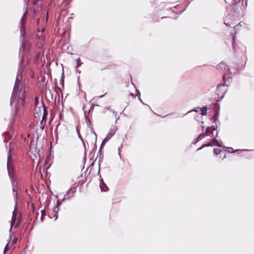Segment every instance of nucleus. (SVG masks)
<instances>
[{"instance_id":"obj_1","label":"nucleus","mask_w":254,"mask_h":254,"mask_svg":"<svg viewBox=\"0 0 254 254\" xmlns=\"http://www.w3.org/2000/svg\"><path fill=\"white\" fill-rule=\"evenodd\" d=\"M23 59H21L10 102L11 107L13 105L14 106L15 114L24 107L25 103V89L22 87L21 83L22 72L25 68V66L23 64Z\"/></svg>"},{"instance_id":"obj_2","label":"nucleus","mask_w":254,"mask_h":254,"mask_svg":"<svg viewBox=\"0 0 254 254\" xmlns=\"http://www.w3.org/2000/svg\"><path fill=\"white\" fill-rule=\"evenodd\" d=\"M218 134V132L214 126H212L211 127H208L206 128L203 126L202 127V133L198 136L192 143L195 144L202 138L209 136L210 137V140L211 141L207 144H203L201 147L198 148L197 150H200L205 147L212 146L214 143H216L217 146L221 147V141H218L216 139Z\"/></svg>"},{"instance_id":"obj_3","label":"nucleus","mask_w":254,"mask_h":254,"mask_svg":"<svg viewBox=\"0 0 254 254\" xmlns=\"http://www.w3.org/2000/svg\"><path fill=\"white\" fill-rule=\"evenodd\" d=\"M28 1L26 2V5H25V11L21 19L20 20V32H21V37H24L26 34V29L25 27V23L26 21V14H27V10L28 8Z\"/></svg>"},{"instance_id":"obj_4","label":"nucleus","mask_w":254,"mask_h":254,"mask_svg":"<svg viewBox=\"0 0 254 254\" xmlns=\"http://www.w3.org/2000/svg\"><path fill=\"white\" fill-rule=\"evenodd\" d=\"M11 149L9 148L8 151V154L7 156V169L8 171V176L9 179H11L14 177V169L13 168L12 164L10 162L11 159V156L10 154Z\"/></svg>"},{"instance_id":"obj_5","label":"nucleus","mask_w":254,"mask_h":254,"mask_svg":"<svg viewBox=\"0 0 254 254\" xmlns=\"http://www.w3.org/2000/svg\"><path fill=\"white\" fill-rule=\"evenodd\" d=\"M118 130V127L116 125H112L106 137L102 141V144L107 142L115 134Z\"/></svg>"},{"instance_id":"obj_6","label":"nucleus","mask_w":254,"mask_h":254,"mask_svg":"<svg viewBox=\"0 0 254 254\" xmlns=\"http://www.w3.org/2000/svg\"><path fill=\"white\" fill-rule=\"evenodd\" d=\"M226 91L227 89L225 84H218L216 90V94L218 95V98L222 99L226 93Z\"/></svg>"},{"instance_id":"obj_7","label":"nucleus","mask_w":254,"mask_h":254,"mask_svg":"<svg viewBox=\"0 0 254 254\" xmlns=\"http://www.w3.org/2000/svg\"><path fill=\"white\" fill-rule=\"evenodd\" d=\"M76 191V187L73 186L70 188L64 195L62 201L69 200L74 196V194Z\"/></svg>"},{"instance_id":"obj_8","label":"nucleus","mask_w":254,"mask_h":254,"mask_svg":"<svg viewBox=\"0 0 254 254\" xmlns=\"http://www.w3.org/2000/svg\"><path fill=\"white\" fill-rule=\"evenodd\" d=\"M16 209L15 207H14V210L12 212V216L11 217V220L10 223V230L12 229V227H14V228H16L18 226L19 224L18 223H15L16 220V217H17V213L16 212Z\"/></svg>"},{"instance_id":"obj_9","label":"nucleus","mask_w":254,"mask_h":254,"mask_svg":"<svg viewBox=\"0 0 254 254\" xmlns=\"http://www.w3.org/2000/svg\"><path fill=\"white\" fill-rule=\"evenodd\" d=\"M35 110H36L38 108H41V107H42V110L43 111L44 113L46 111V108L44 104L42 102H41V103H40L39 98L37 96L35 97Z\"/></svg>"},{"instance_id":"obj_10","label":"nucleus","mask_w":254,"mask_h":254,"mask_svg":"<svg viewBox=\"0 0 254 254\" xmlns=\"http://www.w3.org/2000/svg\"><path fill=\"white\" fill-rule=\"evenodd\" d=\"M217 69L220 72H224V71L226 70L227 71L228 73H229L230 69L228 68V67H227L226 65L224 63H220L217 67Z\"/></svg>"},{"instance_id":"obj_11","label":"nucleus","mask_w":254,"mask_h":254,"mask_svg":"<svg viewBox=\"0 0 254 254\" xmlns=\"http://www.w3.org/2000/svg\"><path fill=\"white\" fill-rule=\"evenodd\" d=\"M18 186L12 187V191L14 193V200L15 203V209L17 208L18 207V193H17Z\"/></svg>"},{"instance_id":"obj_12","label":"nucleus","mask_w":254,"mask_h":254,"mask_svg":"<svg viewBox=\"0 0 254 254\" xmlns=\"http://www.w3.org/2000/svg\"><path fill=\"white\" fill-rule=\"evenodd\" d=\"M98 175H99L100 178V188L102 191H106L108 189L107 187L103 182V180L101 177V175L100 174Z\"/></svg>"},{"instance_id":"obj_13","label":"nucleus","mask_w":254,"mask_h":254,"mask_svg":"<svg viewBox=\"0 0 254 254\" xmlns=\"http://www.w3.org/2000/svg\"><path fill=\"white\" fill-rule=\"evenodd\" d=\"M85 121L87 126L90 128L91 132L94 133L95 136H96V133L94 131L93 127L91 125V122L88 116L85 117Z\"/></svg>"},{"instance_id":"obj_14","label":"nucleus","mask_w":254,"mask_h":254,"mask_svg":"<svg viewBox=\"0 0 254 254\" xmlns=\"http://www.w3.org/2000/svg\"><path fill=\"white\" fill-rule=\"evenodd\" d=\"M22 48L24 51H28L30 48V43L29 42L24 41L22 42Z\"/></svg>"},{"instance_id":"obj_15","label":"nucleus","mask_w":254,"mask_h":254,"mask_svg":"<svg viewBox=\"0 0 254 254\" xmlns=\"http://www.w3.org/2000/svg\"><path fill=\"white\" fill-rule=\"evenodd\" d=\"M59 210L58 207L57 205L53 207V216L55 217V220H56L58 218V212Z\"/></svg>"},{"instance_id":"obj_16","label":"nucleus","mask_w":254,"mask_h":254,"mask_svg":"<svg viewBox=\"0 0 254 254\" xmlns=\"http://www.w3.org/2000/svg\"><path fill=\"white\" fill-rule=\"evenodd\" d=\"M200 111H201L200 114L202 116H204L207 114V108L206 107H203V108H200Z\"/></svg>"},{"instance_id":"obj_17","label":"nucleus","mask_w":254,"mask_h":254,"mask_svg":"<svg viewBox=\"0 0 254 254\" xmlns=\"http://www.w3.org/2000/svg\"><path fill=\"white\" fill-rule=\"evenodd\" d=\"M10 180L12 187L18 186V183H17V181L15 180L14 177L12 178L11 179H10Z\"/></svg>"},{"instance_id":"obj_18","label":"nucleus","mask_w":254,"mask_h":254,"mask_svg":"<svg viewBox=\"0 0 254 254\" xmlns=\"http://www.w3.org/2000/svg\"><path fill=\"white\" fill-rule=\"evenodd\" d=\"M221 152V150L219 148H214L213 149V152L215 155L220 154Z\"/></svg>"},{"instance_id":"obj_19","label":"nucleus","mask_w":254,"mask_h":254,"mask_svg":"<svg viewBox=\"0 0 254 254\" xmlns=\"http://www.w3.org/2000/svg\"><path fill=\"white\" fill-rule=\"evenodd\" d=\"M46 215V211L45 209H43L41 210V219L42 221H43L44 217Z\"/></svg>"},{"instance_id":"obj_20","label":"nucleus","mask_w":254,"mask_h":254,"mask_svg":"<svg viewBox=\"0 0 254 254\" xmlns=\"http://www.w3.org/2000/svg\"><path fill=\"white\" fill-rule=\"evenodd\" d=\"M76 62H77V67H79V66H80L82 65V63L81 62L80 58L77 59L76 60Z\"/></svg>"},{"instance_id":"obj_21","label":"nucleus","mask_w":254,"mask_h":254,"mask_svg":"<svg viewBox=\"0 0 254 254\" xmlns=\"http://www.w3.org/2000/svg\"><path fill=\"white\" fill-rule=\"evenodd\" d=\"M76 131H77V134H78V137H79V138L80 139V140L83 142V144H84V145L85 146V143H84V140H83V139H82V138L81 136L80 135V133L78 132V129H77V128H76Z\"/></svg>"},{"instance_id":"obj_22","label":"nucleus","mask_w":254,"mask_h":254,"mask_svg":"<svg viewBox=\"0 0 254 254\" xmlns=\"http://www.w3.org/2000/svg\"><path fill=\"white\" fill-rule=\"evenodd\" d=\"M8 244H9V242L7 243L6 245L5 246L4 249V253H6V252L8 250Z\"/></svg>"},{"instance_id":"obj_23","label":"nucleus","mask_w":254,"mask_h":254,"mask_svg":"<svg viewBox=\"0 0 254 254\" xmlns=\"http://www.w3.org/2000/svg\"><path fill=\"white\" fill-rule=\"evenodd\" d=\"M235 37L234 36L233 38V46L234 49L236 50V44H235Z\"/></svg>"},{"instance_id":"obj_24","label":"nucleus","mask_w":254,"mask_h":254,"mask_svg":"<svg viewBox=\"0 0 254 254\" xmlns=\"http://www.w3.org/2000/svg\"><path fill=\"white\" fill-rule=\"evenodd\" d=\"M101 159H102V158H101V159L100 158L99 160V166H100V162H101ZM100 167H99V171H98V175H99L100 174Z\"/></svg>"},{"instance_id":"obj_25","label":"nucleus","mask_w":254,"mask_h":254,"mask_svg":"<svg viewBox=\"0 0 254 254\" xmlns=\"http://www.w3.org/2000/svg\"><path fill=\"white\" fill-rule=\"evenodd\" d=\"M227 77V73H225L223 74V79L224 80V81H225V78Z\"/></svg>"},{"instance_id":"obj_26","label":"nucleus","mask_w":254,"mask_h":254,"mask_svg":"<svg viewBox=\"0 0 254 254\" xmlns=\"http://www.w3.org/2000/svg\"><path fill=\"white\" fill-rule=\"evenodd\" d=\"M193 111H195V112L197 113H201V111H200V108H198L196 110H193Z\"/></svg>"},{"instance_id":"obj_27","label":"nucleus","mask_w":254,"mask_h":254,"mask_svg":"<svg viewBox=\"0 0 254 254\" xmlns=\"http://www.w3.org/2000/svg\"><path fill=\"white\" fill-rule=\"evenodd\" d=\"M214 120H216L217 119V118H218V114H215V115H214Z\"/></svg>"},{"instance_id":"obj_28","label":"nucleus","mask_w":254,"mask_h":254,"mask_svg":"<svg viewBox=\"0 0 254 254\" xmlns=\"http://www.w3.org/2000/svg\"><path fill=\"white\" fill-rule=\"evenodd\" d=\"M33 142H34V141H31V142H30V148H32V146H33Z\"/></svg>"},{"instance_id":"obj_29","label":"nucleus","mask_w":254,"mask_h":254,"mask_svg":"<svg viewBox=\"0 0 254 254\" xmlns=\"http://www.w3.org/2000/svg\"><path fill=\"white\" fill-rule=\"evenodd\" d=\"M39 32H40V30H39V29H38V32H37V36L38 37H41V35H40V34H39Z\"/></svg>"},{"instance_id":"obj_30","label":"nucleus","mask_w":254,"mask_h":254,"mask_svg":"<svg viewBox=\"0 0 254 254\" xmlns=\"http://www.w3.org/2000/svg\"><path fill=\"white\" fill-rule=\"evenodd\" d=\"M98 154H99V155H100V156L101 155V150H100L98 151Z\"/></svg>"},{"instance_id":"obj_31","label":"nucleus","mask_w":254,"mask_h":254,"mask_svg":"<svg viewBox=\"0 0 254 254\" xmlns=\"http://www.w3.org/2000/svg\"><path fill=\"white\" fill-rule=\"evenodd\" d=\"M184 10H185V9H183V10H181V11H180V12H179V13H178V14H181V13H182V12H183V11Z\"/></svg>"},{"instance_id":"obj_32","label":"nucleus","mask_w":254,"mask_h":254,"mask_svg":"<svg viewBox=\"0 0 254 254\" xmlns=\"http://www.w3.org/2000/svg\"><path fill=\"white\" fill-rule=\"evenodd\" d=\"M239 25H240V26H241L240 23H239L238 25H236V26L235 27V28H237H237H238V26H239Z\"/></svg>"},{"instance_id":"obj_33","label":"nucleus","mask_w":254,"mask_h":254,"mask_svg":"<svg viewBox=\"0 0 254 254\" xmlns=\"http://www.w3.org/2000/svg\"><path fill=\"white\" fill-rule=\"evenodd\" d=\"M229 149L231 150V151L230 150L229 151L230 152H231L233 150V148L231 147L229 148Z\"/></svg>"},{"instance_id":"obj_34","label":"nucleus","mask_w":254,"mask_h":254,"mask_svg":"<svg viewBox=\"0 0 254 254\" xmlns=\"http://www.w3.org/2000/svg\"><path fill=\"white\" fill-rule=\"evenodd\" d=\"M104 95H101L99 96V98H102L103 97H104Z\"/></svg>"},{"instance_id":"obj_35","label":"nucleus","mask_w":254,"mask_h":254,"mask_svg":"<svg viewBox=\"0 0 254 254\" xmlns=\"http://www.w3.org/2000/svg\"><path fill=\"white\" fill-rule=\"evenodd\" d=\"M104 144V143H103V144H102V143H101V148H102V147H103V146Z\"/></svg>"},{"instance_id":"obj_36","label":"nucleus","mask_w":254,"mask_h":254,"mask_svg":"<svg viewBox=\"0 0 254 254\" xmlns=\"http://www.w3.org/2000/svg\"><path fill=\"white\" fill-rule=\"evenodd\" d=\"M243 150H236L235 151L236 152V151H242Z\"/></svg>"},{"instance_id":"obj_37","label":"nucleus","mask_w":254,"mask_h":254,"mask_svg":"<svg viewBox=\"0 0 254 254\" xmlns=\"http://www.w3.org/2000/svg\"><path fill=\"white\" fill-rule=\"evenodd\" d=\"M224 24H225L226 25H227V24L225 22H224Z\"/></svg>"}]
</instances>
